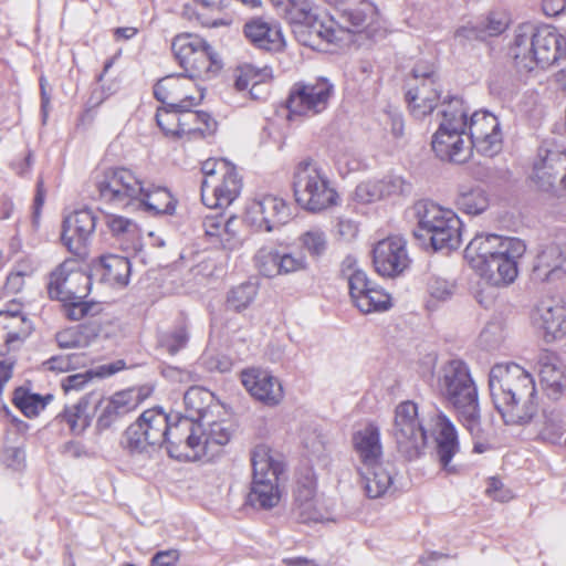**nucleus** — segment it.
<instances>
[{
  "label": "nucleus",
  "instance_id": "nucleus-59",
  "mask_svg": "<svg viewBox=\"0 0 566 566\" xmlns=\"http://www.w3.org/2000/svg\"><path fill=\"white\" fill-rule=\"evenodd\" d=\"M156 122L165 135L180 138L179 123L181 119L179 111L165 105V107L158 108Z\"/></svg>",
  "mask_w": 566,
  "mask_h": 566
},
{
  "label": "nucleus",
  "instance_id": "nucleus-18",
  "mask_svg": "<svg viewBox=\"0 0 566 566\" xmlns=\"http://www.w3.org/2000/svg\"><path fill=\"white\" fill-rule=\"evenodd\" d=\"M94 397L96 427L101 431L109 429L138 406V396L133 390L117 391L107 398L101 391H95Z\"/></svg>",
  "mask_w": 566,
  "mask_h": 566
},
{
  "label": "nucleus",
  "instance_id": "nucleus-16",
  "mask_svg": "<svg viewBox=\"0 0 566 566\" xmlns=\"http://www.w3.org/2000/svg\"><path fill=\"white\" fill-rule=\"evenodd\" d=\"M187 75L171 74L159 80L154 86V96L157 101L171 107L174 109H185L198 105L202 98L203 93L200 90L197 95H191L188 90L193 85V80Z\"/></svg>",
  "mask_w": 566,
  "mask_h": 566
},
{
  "label": "nucleus",
  "instance_id": "nucleus-27",
  "mask_svg": "<svg viewBox=\"0 0 566 566\" xmlns=\"http://www.w3.org/2000/svg\"><path fill=\"white\" fill-rule=\"evenodd\" d=\"M502 253L490 260L480 261L473 269L493 286H506L513 283L517 276V260L523 255Z\"/></svg>",
  "mask_w": 566,
  "mask_h": 566
},
{
  "label": "nucleus",
  "instance_id": "nucleus-48",
  "mask_svg": "<svg viewBox=\"0 0 566 566\" xmlns=\"http://www.w3.org/2000/svg\"><path fill=\"white\" fill-rule=\"evenodd\" d=\"M355 260L347 256L342 263V274L348 281L349 295L355 303L358 297L367 293L373 286L376 285L366 272L360 269H354Z\"/></svg>",
  "mask_w": 566,
  "mask_h": 566
},
{
  "label": "nucleus",
  "instance_id": "nucleus-46",
  "mask_svg": "<svg viewBox=\"0 0 566 566\" xmlns=\"http://www.w3.org/2000/svg\"><path fill=\"white\" fill-rule=\"evenodd\" d=\"M53 395L48 394L42 396L40 394L31 392L28 388L20 386L13 391L12 403L27 417L34 418L39 416L50 401Z\"/></svg>",
  "mask_w": 566,
  "mask_h": 566
},
{
  "label": "nucleus",
  "instance_id": "nucleus-11",
  "mask_svg": "<svg viewBox=\"0 0 566 566\" xmlns=\"http://www.w3.org/2000/svg\"><path fill=\"white\" fill-rule=\"evenodd\" d=\"M95 187L102 201L122 209L135 208L144 191V182L124 167L107 168L99 172L95 178Z\"/></svg>",
  "mask_w": 566,
  "mask_h": 566
},
{
  "label": "nucleus",
  "instance_id": "nucleus-8",
  "mask_svg": "<svg viewBox=\"0 0 566 566\" xmlns=\"http://www.w3.org/2000/svg\"><path fill=\"white\" fill-rule=\"evenodd\" d=\"M264 444L256 446L251 453L252 483L248 502L259 509L274 507L281 497L279 476L283 473L284 464Z\"/></svg>",
  "mask_w": 566,
  "mask_h": 566
},
{
  "label": "nucleus",
  "instance_id": "nucleus-3",
  "mask_svg": "<svg viewBox=\"0 0 566 566\" xmlns=\"http://www.w3.org/2000/svg\"><path fill=\"white\" fill-rule=\"evenodd\" d=\"M510 53L520 73L545 70L566 56V39L553 27L523 24L516 30Z\"/></svg>",
  "mask_w": 566,
  "mask_h": 566
},
{
  "label": "nucleus",
  "instance_id": "nucleus-44",
  "mask_svg": "<svg viewBox=\"0 0 566 566\" xmlns=\"http://www.w3.org/2000/svg\"><path fill=\"white\" fill-rule=\"evenodd\" d=\"M509 27L507 19L501 13H490L485 19L458 30V35L469 40H485L503 33Z\"/></svg>",
  "mask_w": 566,
  "mask_h": 566
},
{
  "label": "nucleus",
  "instance_id": "nucleus-54",
  "mask_svg": "<svg viewBox=\"0 0 566 566\" xmlns=\"http://www.w3.org/2000/svg\"><path fill=\"white\" fill-rule=\"evenodd\" d=\"M83 296L74 294L70 300L64 302V314L71 321H80L85 317H94L102 311L98 303L86 302Z\"/></svg>",
  "mask_w": 566,
  "mask_h": 566
},
{
  "label": "nucleus",
  "instance_id": "nucleus-61",
  "mask_svg": "<svg viewBox=\"0 0 566 566\" xmlns=\"http://www.w3.org/2000/svg\"><path fill=\"white\" fill-rule=\"evenodd\" d=\"M238 75L235 76L234 86L238 91H244L252 84V90L256 84L263 81L265 76L269 74V69L264 67L263 70H258L253 65L247 64L244 66L239 67Z\"/></svg>",
  "mask_w": 566,
  "mask_h": 566
},
{
  "label": "nucleus",
  "instance_id": "nucleus-56",
  "mask_svg": "<svg viewBox=\"0 0 566 566\" xmlns=\"http://www.w3.org/2000/svg\"><path fill=\"white\" fill-rule=\"evenodd\" d=\"M293 514L300 523H316L325 518V511L318 499L294 504Z\"/></svg>",
  "mask_w": 566,
  "mask_h": 566
},
{
  "label": "nucleus",
  "instance_id": "nucleus-55",
  "mask_svg": "<svg viewBox=\"0 0 566 566\" xmlns=\"http://www.w3.org/2000/svg\"><path fill=\"white\" fill-rule=\"evenodd\" d=\"M256 292V285L251 282L231 289L227 296V307L235 312L245 310L254 300Z\"/></svg>",
  "mask_w": 566,
  "mask_h": 566
},
{
  "label": "nucleus",
  "instance_id": "nucleus-30",
  "mask_svg": "<svg viewBox=\"0 0 566 566\" xmlns=\"http://www.w3.org/2000/svg\"><path fill=\"white\" fill-rule=\"evenodd\" d=\"M353 446L359 458L360 467L368 465L373 468L376 462L382 459L380 432L374 423H368L353 434Z\"/></svg>",
  "mask_w": 566,
  "mask_h": 566
},
{
  "label": "nucleus",
  "instance_id": "nucleus-57",
  "mask_svg": "<svg viewBox=\"0 0 566 566\" xmlns=\"http://www.w3.org/2000/svg\"><path fill=\"white\" fill-rule=\"evenodd\" d=\"M15 360L7 358L0 360V413L10 419L15 426H24L25 423L12 413L9 406L2 399V392L6 384L11 379Z\"/></svg>",
  "mask_w": 566,
  "mask_h": 566
},
{
  "label": "nucleus",
  "instance_id": "nucleus-33",
  "mask_svg": "<svg viewBox=\"0 0 566 566\" xmlns=\"http://www.w3.org/2000/svg\"><path fill=\"white\" fill-rule=\"evenodd\" d=\"M244 34L253 45L261 50L279 51L284 44L280 28L262 19H253L247 22Z\"/></svg>",
  "mask_w": 566,
  "mask_h": 566
},
{
  "label": "nucleus",
  "instance_id": "nucleus-42",
  "mask_svg": "<svg viewBox=\"0 0 566 566\" xmlns=\"http://www.w3.org/2000/svg\"><path fill=\"white\" fill-rule=\"evenodd\" d=\"M99 332L101 324L96 321H88L59 332L55 338L61 348H83L87 347Z\"/></svg>",
  "mask_w": 566,
  "mask_h": 566
},
{
  "label": "nucleus",
  "instance_id": "nucleus-19",
  "mask_svg": "<svg viewBox=\"0 0 566 566\" xmlns=\"http://www.w3.org/2000/svg\"><path fill=\"white\" fill-rule=\"evenodd\" d=\"M96 227V217L91 209H81L65 217L61 240L70 252L84 255Z\"/></svg>",
  "mask_w": 566,
  "mask_h": 566
},
{
  "label": "nucleus",
  "instance_id": "nucleus-21",
  "mask_svg": "<svg viewBox=\"0 0 566 566\" xmlns=\"http://www.w3.org/2000/svg\"><path fill=\"white\" fill-rule=\"evenodd\" d=\"M293 32L300 43L310 48L319 46L322 43H336L340 41V29L336 28V23L332 18L321 12L318 8Z\"/></svg>",
  "mask_w": 566,
  "mask_h": 566
},
{
  "label": "nucleus",
  "instance_id": "nucleus-38",
  "mask_svg": "<svg viewBox=\"0 0 566 566\" xmlns=\"http://www.w3.org/2000/svg\"><path fill=\"white\" fill-rule=\"evenodd\" d=\"M565 157L557 153L545 150V156L534 164L533 180L542 191H552L557 178L564 169Z\"/></svg>",
  "mask_w": 566,
  "mask_h": 566
},
{
  "label": "nucleus",
  "instance_id": "nucleus-17",
  "mask_svg": "<svg viewBox=\"0 0 566 566\" xmlns=\"http://www.w3.org/2000/svg\"><path fill=\"white\" fill-rule=\"evenodd\" d=\"M373 263L381 276L395 277L401 274L410 263L406 241L400 237L380 240L373 249Z\"/></svg>",
  "mask_w": 566,
  "mask_h": 566
},
{
  "label": "nucleus",
  "instance_id": "nucleus-25",
  "mask_svg": "<svg viewBox=\"0 0 566 566\" xmlns=\"http://www.w3.org/2000/svg\"><path fill=\"white\" fill-rule=\"evenodd\" d=\"M436 453L441 468L447 473H455L457 465L452 459L460 451L458 430L454 423L444 413L436 416L434 423Z\"/></svg>",
  "mask_w": 566,
  "mask_h": 566
},
{
  "label": "nucleus",
  "instance_id": "nucleus-32",
  "mask_svg": "<svg viewBox=\"0 0 566 566\" xmlns=\"http://www.w3.org/2000/svg\"><path fill=\"white\" fill-rule=\"evenodd\" d=\"M94 272L102 282L112 286L124 287L129 282L132 264L127 256L109 254L102 256Z\"/></svg>",
  "mask_w": 566,
  "mask_h": 566
},
{
  "label": "nucleus",
  "instance_id": "nucleus-4",
  "mask_svg": "<svg viewBox=\"0 0 566 566\" xmlns=\"http://www.w3.org/2000/svg\"><path fill=\"white\" fill-rule=\"evenodd\" d=\"M440 114L442 120L432 137V149L441 160L463 164L474 149L467 132L468 111L463 99L448 96L442 102Z\"/></svg>",
  "mask_w": 566,
  "mask_h": 566
},
{
  "label": "nucleus",
  "instance_id": "nucleus-24",
  "mask_svg": "<svg viewBox=\"0 0 566 566\" xmlns=\"http://www.w3.org/2000/svg\"><path fill=\"white\" fill-rule=\"evenodd\" d=\"M241 381L251 396L265 406L274 407L283 399V387L280 380L266 370H243Z\"/></svg>",
  "mask_w": 566,
  "mask_h": 566
},
{
  "label": "nucleus",
  "instance_id": "nucleus-34",
  "mask_svg": "<svg viewBox=\"0 0 566 566\" xmlns=\"http://www.w3.org/2000/svg\"><path fill=\"white\" fill-rule=\"evenodd\" d=\"M180 112V138L188 140L205 138L214 133L217 122L206 112H193L191 107L178 109Z\"/></svg>",
  "mask_w": 566,
  "mask_h": 566
},
{
  "label": "nucleus",
  "instance_id": "nucleus-43",
  "mask_svg": "<svg viewBox=\"0 0 566 566\" xmlns=\"http://www.w3.org/2000/svg\"><path fill=\"white\" fill-rule=\"evenodd\" d=\"M541 326L548 339H557L566 335V307L559 303L544 302L538 307Z\"/></svg>",
  "mask_w": 566,
  "mask_h": 566
},
{
  "label": "nucleus",
  "instance_id": "nucleus-14",
  "mask_svg": "<svg viewBox=\"0 0 566 566\" xmlns=\"http://www.w3.org/2000/svg\"><path fill=\"white\" fill-rule=\"evenodd\" d=\"M513 253L512 255H524L526 245L518 238L501 237L494 233L476 234L467 245L464 258L472 268L480 261L490 260L502 253Z\"/></svg>",
  "mask_w": 566,
  "mask_h": 566
},
{
  "label": "nucleus",
  "instance_id": "nucleus-23",
  "mask_svg": "<svg viewBox=\"0 0 566 566\" xmlns=\"http://www.w3.org/2000/svg\"><path fill=\"white\" fill-rule=\"evenodd\" d=\"M221 176L222 179L218 185L211 186L207 179L201 182V200L209 208H227L241 192L242 180L235 166Z\"/></svg>",
  "mask_w": 566,
  "mask_h": 566
},
{
  "label": "nucleus",
  "instance_id": "nucleus-6",
  "mask_svg": "<svg viewBox=\"0 0 566 566\" xmlns=\"http://www.w3.org/2000/svg\"><path fill=\"white\" fill-rule=\"evenodd\" d=\"M292 186L296 203L310 212H319L337 205V191L326 172L311 158L295 166Z\"/></svg>",
  "mask_w": 566,
  "mask_h": 566
},
{
  "label": "nucleus",
  "instance_id": "nucleus-13",
  "mask_svg": "<svg viewBox=\"0 0 566 566\" xmlns=\"http://www.w3.org/2000/svg\"><path fill=\"white\" fill-rule=\"evenodd\" d=\"M200 423L191 418L172 416L166 438L165 449L168 455L177 460H198L202 458Z\"/></svg>",
  "mask_w": 566,
  "mask_h": 566
},
{
  "label": "nucleus",
  "instance_id": "nucleus-7",
  "mask_svg": "<svg viewBox=\"0 0 566 566\" xmlns=\"http://www.w3.org/2000/svg\"><path fill=\"white\" fill-rule=\"evenodd\" d=\"M171 420L161 408L147 409L125 430L122 444L133 457L151 459L165 447Z\"/></svg>",
  "mask_w": 566,
  "mask_h": 566
},
{
  "label": "nucleus",
  "instance_id": "nucleus-28",
  "mask_svg": "<svg viewBox=\"0 0 566 566\" xmlns=\"http://www.w3.org/2000/svg\"><path fill=\"white\" fill-rule=\"evenodd\" d=\"M408 85L406 99L410 112L416 118H423L436 108L440 99L441 90L437 78Z\"/></svg>",
  "mask_w": 566,
  "mask_h": 566
},
{
  "label": "nucleus",
  "instance_id": "nucleus-22",
  "mask_svg": "<svg viewBox=\"0 0 566 566\" xmlns=\"http://www.w3.org/2000/svg\"><path fill=\"white\" fill-rule=\"evenodd\" d=\"M542 281H557L566 275V231L542 247L533 268Z\"/></svg>",
  "mask_w": 566,
  "mask_h": 566
},
{
  "label": "nucleus",
  "instance_id": "nucleus-41",
  "mask_svg": "<svg viewBox=\"0 0 566 566\" xmlns=\"http://www.w3.org/2000/svg\"><path fill=\"white\" fill-rule=\"evenodd\" d=\"M389 464L382 461L376 462L373 468L359 467L360 475L365 483V491L368 497L378 499L382 496L392 484V473Z\"/></svg>",
  "mask_w": 566,
  "mask_h": 566
},
{
  "label": "nucleus",
  "instance_id": "nucleus-62",
  "mask_svg": "<svg viewBox=\"0 0 566 566\" xmlns=\"http://www.w3.org/2000/svg\"><path fill=\"white\" fill-rule=\"evenodd\" d=\"M280 274L306 270L307 260L301 251L280 252Z\"/></svg>",
  "mask_w": 566,
  "mask_h": 566
},
{
  "label": "nucleus",
  "instance_id": "nucleus-49",
  "mask_svg": "<svg viewBox=\"0 0 566 566\" xmlns=\"http://www.w3.org/2000/svg\"><path fill=\"white\" fill-rule=\"evenodd\" d=\"M277 13L285 19L293 29L302 24L316 10L310 0H280L275 2Z\"/></svg>",
  "mask_w": 566,
  "mask_h": 566
},
{
  "label": "nucleus",
  "instance_id": "nucleus-29",
  "mask_svg": "<svg viewBox=\"0 0 566 566\" xmlns=\"http://www.w3.org/2000/svg\"><path fill=\"white\" fill-rule=\"evenodd\" d=\"M74 261L61 263L50 275L48 283V293L51 298L59 301L70 300L76 291L73 290V283L85 281L90 283V277L80 271H74Z\"/></svg>",
  "mask_w": 566,
  "mask_h": 566
},
{
  "label": "nucleus",
  "instance_id": "nucleus-63",
  "mask_svg": "<svg viewBox=\"0 0 566 566\" xmlns=\"http://www.w3.org/2000/svg\"><path fill=\"white\" fill-rule=\"evenodd\" d=\"M316 480L307 470L306 473L298 478L294 491V504L316 499Z\"/></svg>",
  "mask_w": 566,
  "mask_h": 566
},
{
  "label": "nucleus",
  "instance_id": "nucleus-37",
  "mask_svg": "<svg viewBox=\"0 0 566 566\" xmlns=\"http://www.w3.org/2000/svg\"><path fill=\"white\" fill-rule=\"evenodd\" d=\"M32 331L31 321L19 310L0 311V339L10 346L27 338Z\"/></svg>",
  "mask_w": 566,
  "mask_h": 566
},
{
  "label": "nucleus",
  "instance_id": "nucleus-10",
  "mask_svg": "<svg viewBox=\"0 0 566 566\" xmlns=\"http://www.w3.org/2000/svg\"><path fill=\"white\" fill-rule=\"evenodd\" d=\"M398 454L406 461H415L426 453L427 432L419 420L418 407L403 401L396 407L390 430Z\"/></svg>",
  "mask_w": 566,
  "mask_h": 566
},
{
  "label": "nucleus",
  "instance_id": "nucleus-52",
  "mask_svg": "<svg viewBox=\"0 0 566 566\" xmlns=\"http://www.w3.org/2000/svg\"><path fill=\"white\" fill-rule=\"evenodd\" d=\"M356 307L365 314L386 311L390 307V296L377 284L358 297Z\"/></svg>",
  "mask_w": 566,
  "mask_h": 566
},
{
  "label": "nucleus",
  "instance_id": "nucleus-39",
  "mask_svg": "<svg viewBox=\"0 0 566 566\" xmlns=\"http://www.w3.org/2000/svg\"><path fill=\"white\" fill-rule=\"evenodd\" d=\"M539 380L543 389L551 399H559L566 388L565 367L553 357L541 359Z\"/></svg>",
  "mask_w": 566,
  "mask_h": 566
},
{
  "label": "nucleus",
  "instance_id": "nucleus-45",
  "mask_svg": "<svg viewBox=\"0 0 566 566\" xmlns=\"http://www.w3.org/2000/svg\"><path fill=\"white\" fill-rule=\"evenodd\" d=\"M207 423L208 428H203L201 422L199 431L203 447L202 457H213L220 447L230 441L232 433L226 422L208 420Z\"/></svg>",
  "mask_w": 566,
  "mask_h": 566
},
{
  "label": "nucleus",
  "instance_id": "nucleus-12",
  "mask_svg": "<svg viewBox=\"0 0 566 566\" xmlns=\"http://www.w3.org/2000/svg\"><path fill=\"white\" fill-rule=\"evenodd\" d=\"M333 93L334 85L325 77L296 82L290 90L286 107L291 115L314 116L327 108Z\"/></svg>",
  "mask_w": 566,
  "mask_h": 566
},
{
  "label": "nucleus",
  "instance_id": "nucleus-40",
  "mask_svg": "<svg viewBox=\"0 0 566 566\" xmlns=\"http://www.w3.org/2000/svg\"><path fill=\"white\" fill-rule=\"evenodd\" d=\"M105 222L112 235L116 238L123 250H133L135 252L140 250V230L136 222L117 214L106 216Z\"/></svg>",
  "mask_w": 566,
  "mask_h": 566
},
{
  "label": "nucleus",
  "instance_id": "nucleus-2",
  "mask_svg": "<svg viewBox=\"0 0 566 566\" xmlns=\"http://www.w3.org/2000/svg\"><path fill=\"white\" fill-rule=\"evenodd\" d=\"M438 389L453 408L460 423L473 437L481 433V408L478 387L468 365L460 359L444 364L438 376Z\"/></svg>",
  "mask_w": 566,
  "mask_h": 566
},
{
  "label": "nucleus",
  "instance_id": "nucleus-58",
  "mask_svg": "<svg viewBox=\"0 0 566 566\" xmlns=\"http://www.w3.org/2000/svg\"><path fill=\"white\" fill-rule=\"evenodd\" d=\"M280 251L262 248L255 254V264L260 273L266 277L280 274Z\"/></svg>",
  "mask_w": 566,
  "mask_h": 566
},
{
  "label": "nucleus",
  "instance_id": "nucleus-53",
  "mask_svg": "<svg viewBox=\"0 0 566 566\" xmlns=\"http://www.w3.org/2000/svg\"><path fill=\"white\" fill-rule=\"evenodd\" d=\"M300 247L313 259L323 256L328 247L327 235L319 228H311L303 232L297 239Z\"/></svg>",
  "mask_w": 566,
  "mask_h": 566
},
{
  "label": "nucleus",
  "instance_id": "nucleus-47",
  "mask_svg": "<svg viewBox=\"0 0 566 566\" xmlns=\"http://www.w3.org/2000/svg\"><path fill=\"white\" fill-rule=\"evenodd\" d=\"M190 334L185 323L172 326L169 329L158 333L157 348L170 356L177 355L185 349L189 343Z\"/></svg>",
  "mask_w": 566,
  "mask_h": 566
},
{
  "label": "nucleus",
  "instance_id": "nucleus-31",
  "mask_svg": "<svg viewBox=\"0 0 566 566\" xmlns=\"http://www.w3.org/2000/svg\"><path fill=\"white\" fill-rule=\"evenodd\" d=\"M184 402L186 416L181 417L191 418L197 423L211 418L214 409L219 408L214 395L200 386H191L184 395Z\"/></svg>",
  "mask_w": 566,
  "mask_h": 566
},
{
  "label": "nucleus",
  "instance_id": "nucleus-35",
  "mask_svg": "<svg viewBox=\"0 0 566 566\" xmlns=\"http://www.w3.org/2000/svg\"><path fill=\"white\" fill-rule=\"evenodd\" d=\"M94 396L95 390L84 395L76 403L66 406L56 418L66 422L72 433L81 434L92 423L93 413L90 409L94 408Z\"/></svg>",
  "mask_w": 566,
  "mask_h": 566
},
{
  "label": "nucleus",
  "instance_id": "nucleus-1",
  "mask_svg": "<svg viewBox=\"0 0 566 566\" xmlns=\"http://www.w3.org/2000/svg\"><path fill=\"white\" fill-rule=\"evenodd\" d=\"M493 405L506 424H524L537 411L535 382L517 364H496L489 374Z\"/></svg>",
  "mask_w": 566,
  "mask_h": 566
},
{
  "label": "nucleus",
  "instance_id": "nucleus-5",
  "mask_svg": "<svg viewBox=\"0 0 566 566\" xmlns=\"http://www.w3.org/2000/svg\"><path fill=\"white\" fill-rule=\"evenodd\" d=\"M413 209L417 218L413 235L421 244L430 245L434 251L459 248L462 222L453 211L431 201H419Z\"/></svg>",
  "mask_w": 566,
  "mask_h": 566
},
{
  "label": "nucleus",
  "instance_id": "nucleus-50",
  "mask_svg": "<svg viewBox=\"0 0 566 566\" xmlns=\"http://www.w3.org/2000/svg\"><path fill=\"white\" fill-rule=\"evenodd\" d=\"M457 207L467 214H480L489 207L486 192L480 187H461Z\"/></svg>",
  "mask_w": 566,
  "mask_h": 566
},
{
  "label": "nucleus",
  "instance_id": "nucleus-20",
  "mask_svg": "<svg viewBox=\"0 0 566 566\" xmlns=\"http://www.w3.org/2000/svg\"><path fill=\"white\" fill-rule=\"evenodd\" d=\"M248 218L258 229L271 232L290 220L291 210L282 198L265 195L249 206Z\"/></svg>",
  "mask_w": 566,
  "mask_h": 566
},
{
  "label": "nucleus",
  "instance_id": "nucleus-51",
  "mask_svg": "<svg viewBox=\"0 0 566 566\" xmlns=\"http://www.w3.org/2000/svg\"><path fill=\"white\" fill-rule=\"evenodd\" d=\"M122 367L116 364H108L97 367L96 369H88L84 373L70 375L62 381V387L65 392L71 390H82L85 385L95 377L104 378L117 373Z\"/></svg>",
  "mask_w": 566,
  "mask_h": 566
},
{
  "label": "nucleus",
  "instance_id": "nucleus-26",
  "mask_svg": "<svg viewBox=\"0 0 566 566\" xmlns=\"http://www.w3.org/2000/svg\"><path fill=\"white\" fill-rule=\"evenodd\" d=\"M335 10L342 25L348 32H360L377 17V8L369 0H336Z\"/></svg>",
  "mask_w": 566,
  "mask_h": 566
},
{
  "label": "nucleus",
  "instance_id": "nucleus-64",
  "mask_svg": "<svg viewBox=\"0 0 566 566\" xmlns=\"http://www.w3.org/2000/svg\"><path fill=\"white\" fill-rule=\"evenodd\" d=\"M544 427L541 434L544 439L554 440L559 438L564 431V422L560 412L557 410H544Z\"/></svg>",
  "mask_w": 566,
  "mask_h": 566
},
{
  "label": "nucleus",
  "instance_id": "nucleus-60",
  "mask_svg": "<svg viewBox=\"0 0 566 566\" xmlns=\"http://www.w3.org/2000/svg\"><path fill=\"white\" fill-rule=\"evenodd\" d=\"M458 290L454 280H448L442 276L433 275L428 281V292L437 301L446 302L450 300Z\"/></svg>",
  "mask_w": 566,
  "mask_h": 566
},
{
  "label": "nucleus",
  "instance_id": "nucleus-15",
  "mask_svg": "<svg viewBox=\"0 0 566 566\" xmlns=\"http://www.w3.org/2000/svg\"><path fill=\"white\" fill-rule=\"evenodd\" d=\"M468 134L474 149L488 157L497 154L502 146V133L497 117L486 111L474 112L468 122Z\"/></svg>",
  "mask_w": 566,
  "mask_h": 566
},
{
  "label": "nucleus",
  "instance_id": "nucleus-9",
  "mask_svg": "<svg viewBox=\"0 0 566 566\" xmlns=\"http://www.w3.org/2000/svg\"><path fill=\"white\" fill-rule=\"evenodd\" d=\"M171 50L179 65L190 74V77L210 78L222 66L212 46L198 34L176 35Z\"/></svg>",
  "mask_w": 566,
  "mask_h": 566
},
{
  "label": "nucleus",
  "instance_id": "nucleus-36",
  "mask_svg": "<svg viewBox=\"0 0 566 566\" xmlns=\"http://www.w3.org/2000/svg\"><path fill=\"white\" fill-rule=\"evenodd\" d=\"M176 203L177 201L166 187L144 184L143 196L138 198L135 207L143 208L154 216H171L175 213Z\"/></svg>",
  "mask_w": 566,
  "mask_h": 566
}]
</instances>
